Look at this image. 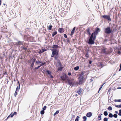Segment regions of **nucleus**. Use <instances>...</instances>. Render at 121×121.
<instances>
[{
    "label": "nucleus",
    "instance_id": "nucleus-1",
    "mask_svg": "<svg viewBox=\"0 0 121 121\" xmlns=\"http://www.w3.org/2000/svg\"><path fill=\"white\" fill-rule=\"evenodd\" d=\"M99 31H95L91 34L90 31H87V33L88 35H91L90 37L88 43L89 44L92 45L95 43V40L96 39V36L97 35L99 32Z\"/></svg>",
    "mask_w": 121,
    "mask_h": 121
},
{
    "label": "nucleus",
    "instance_id": "nucleus-2",
    "mask_svg": "<svg viewBox=\"0 0 121 121\" xmlns=\"http://www.w3.org/2000/svg\"><path fill=\"white\" fill-rule=\"evenodd\" d=\"M79 83L80 84L83 83L86 79V78L79 77Z\"/></svg>",
    "mask_w": 121,
    "mask_h": 121
},
{
    "label": "nucleus",
    "instance_id": "nucleus-3",
    "mask_svg": "<svg viewBox=\"0 0 121 121\" xmlns=\"http://www.w3.org/2000/svg\"><path fill=\"white\" fill-rule=\"evenodd\" d=\"M52 53L55 55L57 56L58 54V51L57 50L55 49H52Z\"/></svg>",
    "mask_w": 121,
    "mask_h": 121
},
{
    "label": "nucleus",
    "instance_id": "nucleus-4",
    "mask_svg": "<svg viewBox=\"0 0 121 121\" xmlns=\"http://www.w3.org/2000/svg\"><path fill=\"white\" fill-rule=\"evenodd\" d=\"M102 17L104 19H107L109 21H111V19L110 18V16L109 15H103L102 16Z\"/></svg>",
    "mask_w": 121,
    "mask_h": 121
},
{
    "label": "nucleus",
    "instance_id": "nucleus-5",
    "mask_svg": "<svg viewBox=\"0 0 121 121\" xmlns=\"http://www.w3.org/2000/svg\"><path fill=\"white\" fill-rule=\"evenodd\" d=\"M85 73L86 71L81 72L79 75V77L81 78H86L85 76Z\"/></svg>",
    "mask_w": 121,
    "mask_h": 121
},
{
    "label": "nucleus",
    "instance_id": "nucleus-6",
    "mask_svg": "<svg viewBox=\"0 0 121 121\" xmlns=\"http://www.w3.org/2000/svg\"><path fill=\"white\" fill-rule=\"evenodd\" d=\"M107 48H103L102 49V52L103 53L107 54Z\"/></svg>",
    "mask_w": 121,
    "mask_h": 121
},
{
    "label": "nucleus",
    "instance_id": "nucleus-7",
    "mask_svg": "<svg viewBox=\"0 0 121 121\" xmlns=\"http://www.w3.org/2000/svg\"><path fill=\"white\" fill-rule=\"evenodd\" d=\"M68 83L69 85L70 86H71V87H72L73 86V82L70 80H69L68 81Z\"/></svg>",
    "mask_w": 121,
    "mask_h": 121
},
{
    "label": "nucleus",
    "instance_id": "nucleus-8",
    "mask_svg": "<svg viewBox=\"0 0 121 121\" xmlns=\"http://www.w3.org/2000/svg\"><path fill=\"white\" fill-rule=\"evenodd\" d=\"M20 85L19 84L18 88V86L17 87L15 91V93L14 94V96H16L17 94V91H18V90H19V89L20 88Z\"/></svg>",
    "mask_w": 121,
    "mask_h": 121
},
{
    "label": "nucleus",
    "instance_id": "nucleus-9",
    "mask_svg": "<svg viewBox=\"0 0 121 121\" xmlns=\"http://www.w3.org/2000/svg\"><path fill=\"white\" fill-rule=\"evenodd\" d=\"M61 79L63 80H65L67 77V76L66 75H63L62 76H60Z\"/></svg>",
    "mask_w": 121,
    "mask_h": 121
},
{
    "label": "nucleus",
    "instance_id": "nucleus-10",
    "mask_svg": "<svg viewBox=\"0 0 121 121\" xmlns=\"http://www.w3.org/2000/svg\"><path fill=\"white\" fill-rule=\"evenodd\" d=\"M92 113L89 112H88L86 115V116L89 117H90L92 115Z\"/></svg>",
    "mask_w": 121,
    "mask_h": 121
},
{
    "label": "nucleus",
    "instance_id": "nucleus-11",
    "mask_svg": "<svg viewBox=\"0 0 121 121\" xmlns=\"http://www.w3.org/2000/svg\"><path fill=\"white\" fill-rule=\"evenodd\" d=\"M17 44L19 47H20V45H23V42L22 41H18L17 42Z\"/></svg>",
    "mask_w": 121,
    "mask_h": 121
},
{
    "label": "nucleus",
    "instance_id": "nucleus-12",
    "mask_svg": "<svg viewBox=\"0 0 121 121\" xmlns=\"http://www.w3.org/2000/svg\"><path fill=\"white\" fill-rule=\"evenodd\" d=\"M36 60V59L35 58H34L33 60H32V63L31 64V66L32 67H33L34 65V63L35 62V61Z\"/></svg>",
    "mask_w": 121,
    "mask_h": 121
},
{
    "label": "nucleus",
    "instance_id": "nucleus-13",
    "mask_svg": "<svg viewBox=\"0 0 121 121\" xmlns=\"http://www.w3.org/2000/svg\"><path fill=\"white\" fill-rule=\"evenodd\" d=\"M82 91V89H79L78 90L77 92L78 94L80 95Z\"/></svg>",
    "mask_w": 121,
    "mask_h": 121
},
{
    "label": "nucleus",
    "instance_id": "nucleus-14",
    "mask_svg": "<svg viewBox=\"0 0 121 121\" xmlns=\"http://www.w3.org/2000/svg\"><path fill=\"white\" fill-rule=\"evenodd\" d=\"M103 114H100L99 115V116L98 117V119L99 120H101V115H102Z\"/></svg>",
    "mask_w": 121,
    "mask_h": 121
},
{
    "label": "nucleus",
    "instance_id": "nucleus-15",
    "mask_svg": "<svg viewBox=\"0 0 121 121\" xmlns=\"http://www.w3.org/2000/svg\"><path fill=\"white\" fill-rule=\"evenodd\" d=\"M59 47V46H58L57 45H53L52 48H53L54 49V48H58Z\"/></svg>",
    "mask_w": 121,
    "mask_h": 121
},
{
    "label": "nucleus",
    "instance_id": "nucleus-16",
    "mask_svg": "<svg viewBox=\"0 0 121 121\" xmlns=\"http://www.w3.org/2000/svg\"><path fill=\"white\" fill-rule=\"evenodd\" d=\"M79 68V67L78 66H77L74 68V69L75 71L78 70Z\"/></svg>",
    "mask_w": 121,
    "mask_h": 121
},
{
    "label": "nucleus",
    "instance_id": "nucleus-17",
    "mask_svg": "<svg viewBox=\"0 0 121 121\" xmlns=\"http://www.w3.org/2000/svg\"><path fill=\"white\" fill-rule=\"evenodd\" d=\"M52 26L51 25H50L48 26H47V29L48 30H51L52 27Z\"/></svg>",
    "mask_w": 121,
    "mask_h": 121
},
{
    "label": "nucleus",
    "instance_id": "nucleus-18",
    "mask_svg": "<svg viewBox=\"0 0 121 121\" xmlns=\"http://www.w3.org/2000/svg\"><path fill=\"white\" fill-rule=\"evenodd\" d=\"M45 50L44 49H42L39 52V53L40 54H41L45 51Z\"/></svg>",
    "mask_w": 121,
    "mask_h": 121
},
{
    "label": "nucleus",
    "instance_id": "nucleus-19",
    "mask_svg": "<svg viewBox=\"0 0 121 121\" xmlns=\"http://www.w3.org/2000/svg\"><path fill=\"white\" fill-rule=\"evenodd\" d=\"M57 32L56 31H55L53 32L52 35V36L54 37L55 35L57 34Z\"/></svg>",
    "mask_w": 121,
    "mask_h": 121
},
{
    "label": "nucleus",
    "instance_id": "nucleus-20",
    "mask_svg": "<svg viewBox=\"0 0 121 121\" xmlns=\"http://www.w3.org/2000/svg\"><path fill=\"white\" fill-rule=\"evenodd\" d=\"M63 68V67H58V70L61 71L62 70Z\"/></svg>",
    "mask_w": 121,
    "mask_h": 121
},
{
    "label": "nucleus",
    "instance_id": "nucleus-21",
    "mask_svg": "<svg viewBox=\"0 0 121 121\" xmlns=\"http://www.w3.org/2000/svg\"><path fill=\"white\" fill-rule=\"evenodd\" d=\"M104 115L105 116H107L108 115V112L107 111H104Z\"/></svg>",
    "mask_w": 121,
    "mask_h": 121
},
{
    "label": "nucleus",
    "instance_id": "nucleus-22",
    "mask_svg": "<svg viewBox=\"0 0 121 121\" xmlns=\"http://www.w3.org/2000/svg\"><path fill=\"white\" fill-rule=\"evenodd\" d=\"M113 116L112 114L111 113H110L108 115L109 117H112Z\"/></svg>",
    "mask_w": 121,
    "mask_h": 121
},
{
    "label": "nucleus",
    "instance_id": "nucleus-23",
    "mask_svg": "<svg viewBox=\"0 0 121 121\" xmlns=\"http://www.w3.org/2000/svg\"><path fill=\"white\" fill-rule=\"evenodd\" d=\"M111 31H105V33L106 34H109L111 32Z\"/></svg>",
    "mask_w": 121,
    "mask_h": 121
},
{
    "label": "nucleus",
    "instance_id": "nucleus-24",
    "mask_svg": "<svg viewBox=\"0 0 121 121\" xmlns=\"http://www.w3.org/2000/svg\"><path fill=\"white\" fill-rule=\"evenodd\" d=\"M89 73L88 72L86 71V73L85 74V77L86 78V76H87V75L89 74Z\"/></svg>",
    "mask_w": 121,
    "mask_h": 121
},
{
    "label": "nucleus",
    "instance_id": "nucleus-25",
    "mask_svg": "<svg viewBox=\"0 0 121 121\" xmlns=\"http://www.w3.org/2000/svg\"><path fill=\"white\" fill-rule=\"evenodd\" d=\"M59 113V111L58 110L53 115L55 116Z\"/></svg>",
    "mask_w": 121,
    "mask_h": 121
},
{
    "label": "nucleus",
    "instance_id": "nucleus-26",
    "mask_svg": "<svg viewBox=\"0 0 121 121\" xmlns=\"http://www.w3.org/2000/svg\"><path fill=\"white\" fill-rule=\"evenodd\" d=\"M44 113V110H43L40 111V114L41 115L43 114Z\"/></svg>",
    "mask_w": 121,
    "mask_h": 121
},
{
    "label": "nucleus",
    "instance_id": "nucleus-27",
    "mask_svg": "<svg viewBox=\"0 0 121 121\" xmlns=\"http://www.w3.org/2000/svg\"><path fill=\"white\" fill-rule=\"evenodd\" d=\"M79 116H77L76 119L75 120V121H78L79 119Z\"/></svg>",
    "mask_w": 121,
    "mask_h": 121
},
{
    "label": "nucleus",
    "instance_id": "nucleus-28",
    "mask_svg": "<svg viewBox=\"0 0 121 121\" xmlns=\"http://www.w3.org/2000/svg\"><path fill=\"white\" fill-rule=\"evenodd\" d=\"M112 108L111 106H109L108 108V109L109 110H112Z\"/></svg>",
    "mask_w": 121,
    "mask_h": 121
},
{
    "label": "nucleus",
    "instance_id": "nucleus-29",
    "mask_svg": "<svg viewBox=\"0 0 121 121\" xmlns=\"http://www.w3.org/2000/svg\"><path fill=\"white\" fill-rule=\"evenodd\" d=\"M115 101L116 102H121V99H115Z\"/></svg>",
    "mask_w": 121,
    "mask_h": 121
},
{
    "label": "nucleus",
    "instance_id": "nucleus-30",
    "mask_svg": "<svg viewBox=\"0 0 121 121\" xmlns=\"http://www.w3.org/2000/svg\"><path fill=\"white\" fill-rule=\"evenodd\" d=\"M74 33V31H72L71 33L70 34V35H72Z\"/></svg>",
    "mask_w": 121,
    "mask_h": 121
},
{
    "label": "nucleus",
    "instance_id": "nucleus-31",
    "mask_svg": "<svg viewBox=\"0 0 121 121\" xmlns=\"http://www.w3.org/2000/svg\"><path fill=\"white\" fill-rule=\"evenodd\" d=\"M46 72L49 75H50L51 72L49 71L48 70H47Z\"/></svg>",
    "mask_w": 121,
    "mask_h": 121
},
{
    "label": "nucleus",
    "instance_id": "nucleus-32",
    "mask_svg": "<svg viewBox=\"0 0 121 121\" xmlns=\"http://www.w3.org/2000/svg\"><path fill=\"white\" fill-rule=\"evenodd\" d=\"M115 106L117 108H121V104L119 105H116Z\"/></svg>",
    "mask_w": 121,
    "mask_h": 121
},
{
    "label": "nucleus",
    "instance_id": "nucleus-33",
    "mask_svg": "<svg viewBox=\"0 0 121 121\" xmlns=\"http://www.w3.org/2000/svg\"><path fill=\"white\" fill-rule=\"evenodd\" d=\"M36 62L37 64H39V63H42L39 60L36 61Z\"/></svg>",
    "mask_w": 121,
    "mask_h": 121
},
{
    "label": "nucleus",
    "instance_id": "nucleus-34",
    "mask_svg": "<svg viewBox=\"0 0 121 121\" xmlns=\"http://www.w3.org/2000/svg\"><path fill=\"white\" fill-rule=\"evenodd\" d=\"M83 119L84 120H86L87 118L86 116H84L83 117Z\"/></svg>",
    "mask_w": 121,
    "mask_h": 121
},
{
    "label": "nucleus",
    "instance_id": "nucleus-35",
    "mask_svg": "<svg viewBox=\"0 0 121 121\" xmlns=\"http://www.w3.org/2000/svg\"><path fill=\"white\" fill-rule=\"evenodd\" d=\"M58 67H61L62 64H61V62L60 63H58Z\"/></svg>",
    "mask_w": 121,
    "mask_h": 121
},
{
    "label": "nucleus",
    "instance_id": "nucleus-36",
    "mask_svg": "<svg viewBox=\"0 0 121 121\" xmlns=\"http://www.w3.org/2000/svg\"><path fill=\"white\" fill-rule=\"evenodd\" d=\"M9 116H10L11 117H12L13 116V113L12 112L11 114L9 115Z\"/></svg>",
    "mask_w": 121,
    "mask_h": 121
},
{
    "label": "nucleus",
    "instance_id": "nucleus-37",
    "mask_svg": "<svg viewBox=\"0 0 121 121\" xmlns=\"http://www.w3.org/2000/svg\"><path fill=\"white\" fill-rule=\"evenodd\" d=\"M45 63H46V62H45L43 63H42V64H41L40 65V66L41 67V66H42L43 65H45Z\"/></svg>",
    "mask_w": 121,
    "mask_h": 121
},
{
    "label": "nucleus",
    "instance_id": "nucleus-38",
    "mask_svg": "<svg viewBox=\"0 0 121 121\" xmlns=\"http://www.w3.org/2000/svg\"><path fill=\"white\" fill-rule=\"evenodd\" d=\"M104 121H108V119L107 118H104Z\"/></svg>",
    "mask_w": 121,
    "mask_h": 121
},
{
    "label": "nucleus",
    "instance_id": "nucleus-39",
    "mask_svg": "<svg viewBox=\"0 0 121 121\" xmlns=\"http://www.w3.org/2000/svg\"><path fill=\"white\" fill-rule=\"evenodd\" d=\"M47 108V107L46 106H44V107L43 108V110H45L46 108Z\"/></svg>",
    "mask_w": 121,
    "mask_h": 121
},
{
    "label": "nucleus",
    "instance_id": "nucleus-40",
    "mask_svg": "<svg viewBox=\"0 0 121 121\" xmlns=\"http://www.w3.org/2000/svg\"><path fill=\"white\" fill-rule=\"evenodd\" d=\"M105 30H110V27H108Z\"/></svg>",
    "mask_w": 121,
    "mask_h": 121
},
{
    "label": "nucleus",
    "instance_id": "nucleus-41",
    "mask_svg": "<svg viewBox=\"0 0 121 121\" xmlns=\"http://www.w3.org/2000/svg\"><path fill=\"white\" fill-rule=\"evenodd\" d=\"M75 117V115H72V116L71 119H74V118Z\"/></svg>",
    "mask_w": 121,
    "mask_h": 121
},
{
    "label": "nucleus",
    "instance_id": "nucleus-42",
    "mask_svg": "<svg viewBox=\"0 0 121 121\" xmlns=\"http://www.w3.org/2000/svg\"><path fill=\"white\" fill-rule=\"evenodd\" d=\"M118 115L120 116H121V109L119 110Z\"/></svg>",
    "mask_w": 121,
    "mask_h": 121
},
{
    "label": "nucleus",
    "instance_id": "nucleus-43",
    "mask_svg": "<svg viewBox=\"0 0 121 121\" xmlns=\"http://www.w3.org/2000/svg\"><path fill=\"white\" fill-rule=\"evenodd\" d=\"M85 56L87 57H89V56L87 53H86L85 55Z\"/></svg>",
    "mask_w": 121,
    "mask_h": 121
},
{
    "label": "nucleus",
    "instance_id": "nucleus-44",
    "mask_svg": "<svg viewBox=\"0 0 121 121\" xmlns=\"http://www.w3.org/2000/svg\"><path fill=\"white\" fill-rule=\"evenodd\" d=\"M100 65L102 67V68L103 66V63H101L100 64Z\"/></svg>",
    "mask_w": 121,
    "mask_h": 121
},
{
    "label": "nucleus",
    "instance_id": "nucleus-45",
    "mask_svg": "<svg viewBox=\"0 0 121 121\" xmlns=\"http://www.w3.org/2000/svg\"><path fill=\"white\" fill-rule=\"evenodd\" d=\"M40 67V66H39L38 67H36L35 68V69H38Z\"/></svg>",
    "mask_w": 121,
    "mask_h": 121
},
{
    "label": "nucleus",
    "instance_id": "nucleus-46",
    "mask_svg": "<svg viewBox=\"0 0 121 121\" xmlns=\"http://www.w3.org/2000/svg\"><path fill=\"white\" fill-rule=\"evenodd\" d=\"M64 37L65 38H67V36L66 35V34H64Z\"/></svg>",
    "mask_w": 121,
    "mask_h": 121
},
{
    "label": "nucleus",
    "instance_id": "nucleus-47",
    "mask_svg": "<svg viewBox=\"0 0 121 121\" xmlns=\"http://www.w3.org/2000/svg\"><path fill=\"white\" fill-rule=\"evenodd\" d=\"M117 115L116 114H114V117L115 118H117Z\"/></svg>",
    "mask_w": 121,
    "mask_h": 121
},
{
    "label": "nucleus",
    "instance_id": "nucleus-48",
    "mask_svg": "<svg viewBox=\"0 0 121 121\" xmlns=\"http://www.w3.org/2000/svg\"><path fill=\"white\" fill-rule=\"evenodd\" d=\"M100 29L99 28L97 27L95 28V30H99Z\"/></svg>",
    "mask_w": 121,
    "mask_h": 121
},
{
    "label": "nucleus",
    "instance_id": "nucleus-49",
    "mask_svg": "<svg viewBox=\"0 0 121 121\" xmlns=\"http://www.w3.org/2000/svg\"><path fill=\"white\" fill-rule=\"evenodd\" d=\"M57 63L58 64L60 63V61L59 59H58L57 60Z\"/></svg>",
    "mask_w": 121,
    "mask_h": 121
},
{
    "label": "nucleus",
    "instance_id": "nucleus-50",
    "mask_svg": "<svg viewBox=\"0 0 121 121\" xmlns=\"http://www.w3.org/2000/svg\"><path fill=\"white\" fill-rule=\"evenodd\" d=\"M22 48L23 49H24L26 50V49H27V48H26V47H22Z\"/></svg>",
    "mask_w": 121,
    "mask_h": 121
},
{
    "label": "nucleus",
    "instance_id": "nucleus-51",
    "mask_svg": "<svg viewBox=\"0 0 121 121\" xmlns=\"http://www.w3.org/2000/svg\"><path fill=\"white\" fill-rule=\"evenodd\" d=\"M55 56V55H54L52 53V55L51 56V57H54V56Z\"/></svg>",
    "mask_w": 121,
    "mask_h": 121
},
{
    "label": "nucleus",
    "instance_id": "nucleus-52",
    "mask_svg": "<svg viewBox=\"0 0 121 121\" xmlns=\"http://www.w3.org/2000/svg\"><path fill=\"white\" fill-rule=\"evenodd\" d=\"M54 58L56 60H57V59L58 57L56 56Z\"/></svg>",
    "mask_w": 121,
    "mask_h": 121
},
{
    "label": "nucleus",
    "instance_id": "nucleus-53",
    "mask_svg": "<svg viewBox=\"0 0 121 121\" xmlns=\"http://www.w3.org/2000/svg\"><path fill=\"white\" fill-rule=\"evenodd\" d=\"M71 75V73L70 72H69L68 73V75L69 76H70Z\"/></svg>",
    "mask_w": 121,
    "mask_h": 121
},
{
    "label": "nucleus",
    "instance_id": "nucleus-54",
    "mask_svg": "<svg viewBox=\"0 0 121 121\" xmlns=\"http://www.w3.org/2000/svg\"><path fill=\"white\" fill-rule=\"evenodd\" d=\"M13 116L14 115H16L17 114V112H14L13 113Z\"/></svg>",
    "mask_w": 121,
    "mask_h": 121
},
{
    "label": "nucleus",
    "instance_id": "nucleus-55",
    "mask_svg": "<svg viewBox=\"0 0 121 121\" xmlns=\"http://www.w3.org/2000/svg\"><path fill=\"white\" fill-rule=\"evenodd\" d=\"M111 89H112V88H110L108 89V92H110V91L111 90Z\"/></svg>",
    "mask_w": 121,
    "mask_h": 121
},
{
    "label": "nucleus",
    "instance_id": "nucleus-56",
    "mask_svg": "<svg viewBox=\"0 0 121 121\" xmlns=\"http://www.w3.org/2000/svg\"><path fill=\"white\" fill-rule=\"evenodd\" d=\"M89 63L90 64H91L92 63V61L91 60H90L89 62Z\"/></svg>",
    "mask_w": 121,
    "mask_h": 121
},
{
    "label": "nucleus",
    "instance_id": "nucleus-57",
    "mask_svg": "<svg viewBox=\"0 0 121 121\" xmlns=\"http://www.w3.org/2000/svg\"><path fill=\"white\" fill-rule=\"evenodd\" d=\"M121 70V64H120V67L119 71H120Z\"/></svg>",
    "mask_w": 121,
    "mask_h": 121
},
{
    "label": "nucleus",
    "instance_id": "nucleus-58",
    "mask_svg": "<svg viewBox=\"0 0 121 121\" xmlns=\"http://www.w3.org/2000/svg\"><path fill=\"white\" fill-rule=\"evenodd\" d=\"M75 29H76V28H75V27L73 28L72 30H75Z\"/></svg>",
    "mask_w": 121,
    "mask_h": 121
},
{
    "label": "nucleus",
    "instance_id": "nucleus-59",
    "mask_svg": "<svg viewBox=\"0 0 121 121\" xmlns=\"http://www.w3.org/2000/svg\"><path fill=\"white\" fill-rule=\"evenodd\" d=\"M50 76V77L52 78H53V77L52 75L50 74V75H49Z\"/></svg>",
    "mask_w": 121,
    "mask_h": 121
},
{
    "label": "nucleus",
    "instance_id": "nucleus-60",
    "mask_svg": "<svg viewBox=\"0 0 121 121\" xmlns=\"http://www.w3.org/2000/svg\"><path fill=\"white\" fill-rule=\"evenodd\" d=\"M62 29L63 28H60L58 30H62Z\"/></svg>",
    "mask_w": 121,
    "mask_h": 121
},
{
    "label": "nucleus",
    "instance_id": "nucleus-61",
    "mask_svg": "<svg viewBox=\"0 0 121 121\" xmlns=\"http://www.w3.org/2000/svg\"><path fill=\"white\" fill-rule=\"evenodd\" d=\"M105 83H104L102 85H101L100 87V88H102V86L104 85Z\"/></svg>",
    "mask_w": 121,
    "mask_h": 121
},
{
    "label": "nucleus",
    "instance_id": "nucleus-62",
    "mask_svg": "<svg viewBox=\"0 0 121 121\" xmlns=\"http://www.w3.org/2000/svg\"><path fill=\"white\" fill-rule=\"evenodd\" d=\"M101 88H100V87L99 88V90L98 91V92H99L101 90Z\"/></svg>",
    "mask_w": 121,
    "mask_h": 121
},
{
    "label": "nucleus",
    "instance_id": "nucleus-63",
    "mask_svg": "<svg viewBox=\"0 0 121 121\" xmlns=\"http://www.w3.org/2000/svg\"><path fill=\"white\" fill-rule=\"evenodd\" d=\"M60 33H61L64 32V31H59Z\"/></svg>",
    "mask_w": 121,
    "mask_h": 121
},
{
    "label": "nucleus",
    "instance_id": "nucleus-64",
    "mask_svg": "<svg viewBox=\"0 0 121 121\" xmlns=\"http://www.w3.org/2000/svg\"><path fill=\"white\" fill-rule=\"evenodd\" d=\"M10 117V116H9V115L8 117H7L6 119H8L9 117Z\"/></svg>",
    "mask_w": 121,
    "mask_h": 121
}]
</instances>
